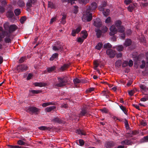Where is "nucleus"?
<instances>
[{"label": "nucleus", "instance_id": "6ab92c4d", "mask_svg": "<svg viewBox=\"0 0 148 148\" xmlns=\"http://www.w3.org/2000/svg\"><path fill=\"white\" fill-rule=\"evenodd\" d=\"M132 42V40L130 39H127L125 40V42L124 43V45L126 47L129 46L130 45Z\"/></svg>", "mask_w": 148, "mask_h": 148}, {"label": "nucleus", "instance_id": "20e7f679", "mask_svg": "<svg viewBox=\"0 0 148 148\" xmlns=\"http://www.w3.org/2000/svg\"><path fill=\"white\" fill-rule=\"evenodd\" d=\"M39 109L32 106L27 107L25 108V110L27 112L31 113L32 114H38V112L39 111Z\"/></svg>", "mask_w": 148, "mask_h": 148}, {"label": "nucleus", "instance_id": "c756f323", "mask_svg": "<svg viewBox=\"0 0 148 148\" xmlns=\"http://www.w3.org/2000/svg\"><path fill=\"white\" fill-rule=\"evenodd\" d=\"M81 33L83 35L82 37L85 39H86L88 35L87 31L86 30H83L81 31Z\"/></svg>", "mask_w": 148, "mask_h": 148}, {"label": "nucleus", "instance_id": "79ce46f5", "mask_svg": "<svg viewBox=\"0 0 148 148\" xmlns=\"http://www.w3.org/2000/svg\"><path fill=\"white\" fill-rule=\"evenodd\" d=\"M7 146L8 148H21V147L17 145H7Z\"/></svg>", "mask_w": 148, "mask_h": 148}, {"label": "nucleus", "instance_id": "a18cd8bd", "mask_svg": "<svg viewBox=\"0 0 148 148\" xmlns=\"http://www.w3.org/2000/svg\"><path fill=\"white\" fill-rule=\"evenodd\" d=\"M5 34L6 32H0V38H3L5 36Z\"/></svg>", "mask_w": 148, "mask_h": 148}, {"label": "nucleus", "instance_id": "a878e982", "mask_svg": "<svg viewBox=\"0 0 148 148\" xmlns=\"http://www.w3.org/2000/svg\"><path fill=\"white\" fill-rule=\"evenodd\" d=\"M48 7L50 8L51 9H55L56 8L55 4L50 1L48 2Z\"/></svg>", "mask_w": 148, "mask_h": 148}, {"label": "nucleus", "instance_id": "f8f14e48", "mask_svg": "<svg viewBox=\"0 0 148 148\" xmlns=\"http://www.w3.org/2000/svg\"><path fill=\"white\" fill-rule=\"evenodd\" d=\"M86 18L87 21L89 22L91 21L92 18V14L89 12H87L86 11Z\"/></svg>", "mask_w": 148, "mask_h": 148}, {"label": "nucleus", "instance_id": "680f3d73", "mask_svg": "<svg viewBox=\"0 0 148 148\" xmlns=\"http://www.w3.org/2000/svg\"><path fill=\"white\" fill-rule=\"evenodd\" d=\"M17 143L19 145H25V144H24V142L21 140H18Z\"/></svg>", "mask_w": 148, "mask_h": 148}, {"label": "nucleus", "instance_id": "de8ad7c7", "mask_svg": "<svg viewBox=\"0 0 148 148\" xmlns=\"http://www.w3.org/2000/svg\"><path fill=\"white\" fill-rule=\"evenodd\" d=\"M73 82L75 84L79 83L81 82V80L77 78H76L73 80Z\"/></svg>", "mask_w": 148, "mask_h": 148}, {"label": "nucleus", "instance_id": "052dcab7", "mask_svg": "<svg viewBox=\"0 0 148 148\" xmlns=\"http://www.w3.org/2000/svg\"><path fill=\"white\" fill-rule=\"evenodd\" d=\"M111 21V18L110 17H108L106 20L105 22L107 23H109Z\"/></svg>", "mask_w": 148, "mask_h": 148}, {"label": "nucleus", "instance_id": "9b49d317", "mask_svg": "<svg viewBox=\"0 0 148 148\" xmlns=\"http://www.w3.org/2000/svg\"><path fill=\"white\" fill-rule=\"evenodd\" d=\"M36 2V0H28L26 3V6L29 8L32 7V4H34Z\"/></svg>", "mask_w": 148, "mask_h": 148}, {"label": "nucleus", "instance_id": "5fc2aeb1", "mask_svg": "<svg viewBox=\"0 0 148 148\" xmlns=\"http://www.w3.org/2000/svg\"><path fill=\"white\" fill-rule=\"evenodd\" d=\"M141 62L142 64L140 65V67L141 69H143L145 66V61L143 60Z\"/></svg>", "mask_w": 148, "mask_h": 148}, {"label": "nucleus", "instance_id": "7ed1b4c3", "mask_svg": "<svg viewBox=\"0 0 148 148\" xmlns=\"http://www.w3.org/2000/svg\"><path fill=\"white\" fill-rule=\"evenodd\" d=\"M107 2L104 1L102 2L98 8L99 10L102 12L103 14L106 16H108L110 12L109 9L107 8Z\"/></svg>", "mask_w": 148, "mask_h": 148}, {"label": "nucleus", "instance_id": "6e6d98bb", "mask_svg": "<svg viewBox=\"0 0 148 148\" xmlns=\"http://www.w3.org/2000/svg\"><path fill=\"white\" fill-rule=\"evenodd\" d=\"M128 62L126 61H124L122 64V67H124L127 66L128 65Z\"/></svg>", "mask_w": 148, "mask_h": 148}, {"label": "nucleus", "instance_id": "f257e3e1", "mask_svg": "<svg viewBox=\"0 0 148 148\" xmlns=\"http://www.w3.org/2000/svg\"><path fill=\"white\" fill-rule=\"evenodd\" d=\"M122 22L120 20H116L114 23V25L118 29V32L121 35V37L122 39H124L125 37V28L122 25Z\"/></svg>", "mask_w": 148, "mask_h": 148}, {"label": "nucleus", "instance_id": "39448f33", "mask_svg": "<svg viewBox=\"0 0 148 148\" xmlns=\"http://www.w3.org/2000/svg\"><path fill=\"white\" fill-rule=\"evenodd\" d=\"M97 7L96 3L95 2H92L91 5L88 6L86 9L87 12H92V11L95 10Z\"/></svg>", "mask_w": 148, "mask_h": 148}, {"label": "nucleus", "instance_id": "4468645a", "mask_svg": "<svg viewBox=\"0 0 148 148\" xmlns=\"http://www.w3.org/2000/svg\"><path fill=\"white\" fill-rule=\"evenodd\" d=\"M114 146V143L112 141H108L106 142L105 146L106 148H110Z\"/></svg>", "mask_w": 148, "mask_h": 148}, {"label": "nucleus", "instance_id": "c9c22d12", "mask_svg": "<svg viewBox=\"0 0 148 148\" xmlns=\"http://www.w3.org/2000/svg\"><path fill=\"white\" fill-rule=\"evenodd\" d=\"M120 108L125 114H127V110L125 107H124L123 106H120Z\"/></svg>", "mask_w": 148, "mask_h": 148}, {"label": "nucleus", "instance_id": "4c0bfd02", "mask_svg": "<svg viewBox=\"0 0 148 148\" xmlns=\"http://www.w3.org/2000/svg\"><path fill=\"white\" fill-rule=\"evenodd\" d=\"M27 19L26 17L25 16H22L20 19V21L21 24H23L24 22Z\"/></svg>", "mask_w": 148, "mask_h": 148}, {"label": "nucleus", "instance_id": "5701e85b", "mask_svg": "<svg viewBox=\"0 0 148 148\" xmlns=\"http://www.w3.org/2000/svg\"><path fill=\"white\" fill-rule=\"evenodd\" d=\"M52 121L54 122L61 123H62V120L58 117L55 118L53 119Z\"/></svg>", "mask_w": 148, "mask_h": 148}, {"label": "nucleus", "instance_id": "423d86ee", "mask_svg": "<svg viewBox=\"0 0 148 148\" xmlns=\"http://www.w3.org/2000/svg\"><path fill=\"white\" fill-rule=\"evenodd\" d=\"M110 32L109 34L111 36H113L116 34L118 31V29H117L115 26L113 25L110 27Z\"/></svg>", "mask_w": 148, "mask_h": 148}, {"label": "nucleus", "instance_id": "c85d7f7f", "mask_svg": "<svg viewBox=\"0 0 148 148\" xmlns=\"http://www.w3.org/2000/svg\"><path fill=\"white\" fill-rule=\"evenodd\" d=\"M109 92L108 91H103L101 92V94L105 96L106 98H108L109 96L108 95Z\"/></svg>", "mask_w": 148, "mask_h": 148}, {"label": "nucleus", "instance_id": "864d4df0", "mask_svg": "<svg viewBox=\"0 0 148 148\" xmlns=\"http://www.w3.org/2000/svg\"><path fill=\"white\" fill-rule=\"evenodd\" d=\"M11 32H10L9 31L8 32H6V34L5 36H6V37H8L10 38L11 37L12 35L11 34Z\"/></svg>", "mask_w": 148, "mask_h": 148}, {"label": "nucleus", "instance_id": "72a5a7b5", "mask_svg": "<svg viewBox=\"0 0 148 148\" xmlns=\"http://www.w3.org/2000/svg\"><path fill=\"white\" fill-rule=\"evenodd\" d=\"M101 31L103 33H106L108 30V28L106 27V26H104L102 27L101 28Z\"/></svg>", "mask_w": 148, "mask_h": 148}, {"label": "nucleus", "instance_id": "ea45409f", "mask_svg": "<svg viewBox=\"0 0 148 148\" xmlns=\"http://www.w3.org/2000/svg\"><path fill=\"white\" fill-rule=\"evenodd\" d=\"M14 12L15 15L18 16L21 13V10L19 9H16L14 10Z\"/></svg>", "mask_w": 148, "mask_h": 148}, {"label": "nucleus", "instance_id": "e433bc0d", "mask_svg": "<svg viewBox=\"0 0 148 148\" xmlns=\"http://www.w3.org/2000/svg\"><path fill=\"white\" fill-rule=\"evenodd\" d=\"M18 5L20 7H22L24 6L25 3L23 1H19L18 2Z\"/></svg>", "mask_w": 148, "mask_h": 148}, {"label": "nucleus", "instance_id": "49530a36", "mask_svg": "<svg viewBox=\"0 0 148 148\" xmlns=\"http://www.w3.org/2000/svg\"><path fill=\"white\" fill-rule=\"evenodd\" d=\"M84 39H85L83 38L82 37H79L78 38L77 42L81 43H82L84 42Z\"/></svg>", "mask_w": 148, "mask_h": 148}, {"label": "nucleus", "instance_id": "0e129e2a", "mask_svg": "<svg viewBox=\"0 0 148 148\" xmlns=\"http://www.w3.org/2000/svg\"><path fill=\"white\" fill-rule=\"evenodd\" d=\"M33 76V75L32 73H29L27 77V79L29 80Z\"/></svg>", "mask_w": 148, "mask_h": 148}, {"label": "nucleus", "instance_id": "8fccbe9b", "mask_svg": "<svg viewBox=\"0 0 148 148\" xmlns=\"http://www.w3.org/2000/svg\"><path fill=\"white\" fill-rule=\"evenodd\" d=\"M26 60V57H22L19 60V63H21L23 62L25 60Z\"/></svg>", "mask_w": 148, "mask_h": 148}, {"label": "nucleus", "instance_id": "cd10ccee", "mask_svg": "<svg viewBox=\"0 0 148 148\" xmlns=\"http://www.w3.org/2000/svg\"><path fill=\"white\" fill-rule=\"evenodd\" d=\"M135 8V5L133 4H130L127 8L128 10L131 12H132Z\"/></svg>", "mask_w": 148, "mask_h": 148}, {"label": "nucleus", "instance_id": "3c124183", "mask_svg": "<svg viewBox=\"0 0 148 148\" xmlns=\"http://www.w3.org/2000/svg\"><path fill=\"white\" fill-rule=\"evenodd\" d=\"M4 41L6 43H11V40L10 38L8 37H5L4 38Z\"/></svg>", "mask_w": 148, "mask_h": 148}, {"label": "nucleus", "instance_id": "1a4fd4ad", "mask_svg": "<svg viewBox=\"0 0 148 148\" xmlns=\"http://www.w3.org/2000/svg\"><path fill=\"white\" fill-rule=\"evenodd\" d=\"M93 25L97 28L101 27L102 24L101 20L99 18H96V20L94 21Z\"/></svg>", "mask_w": 148, "mask_h": 148}, {"label": "nucleus", "instance_id": "4d7b16f0", "mask_svg": "<svg viewBox=\"0 0 148 148\" xmlns=\"http://www.w3.org/2000/svg\"><path fill=\"white\" fill-rule=\"evenodd\" d=\"M94 89V88H89L87 89L86 91V92L87 93H90L93 91Z\"/></svg>", "mask_w": 148, "mask_h": 148}, {"label": "nucleus", "instance_id": "37998d69", "mask_svg": "<svg viewBox=\"0 0 148 148\" xmlns=\"http://www.w3.org/2000/svg\"><path fill=\"white\" fill-rule=\"evenodd\" d=\"M123 46L122 45H120L117 46L116 49L119 51H123Z\"/></svg>", "mask_w": 148, "mask_h": 148}, {"label": "nucleus", "instance_id": "f3484780", "mask_svg": "<svg viewBox=\"0 0 148 148\" xmlns=\"http://www.w3.org/2000/svg\"><path fill=\"white\" fill-rule=\"evenodd\" d=\"M56 67L54 66L51 67H48L47 69V72L48 73L54 72L56 70Z\"/></svg>", "mask_w": 148, "mask_h": 148}, {"label": "nucleus", "instance_id": "e2e57ef3", "mask_svg": "<svg viewBox=\"0 0 148 148\" xmlns=\"http://www.w3.org/2000/svg\"><path fill=\"white\" fill-rule=\"evenodd\" d=\"M125 127L127 129L129 127V125L127 122V120L126 119H125Z\"/></svg>", "mask_w": 148, "mask_h": 148}, {"label": "nucleus", "instance_id": "13d9d810", "mask_svg": "<svg viewBox=\"0 0 148 148\" xmlns=\"http://www.w3.org/2000/svg\"><path fill=\"white\" fill-rule=\"evenodd\" d=\"M57 45L56 46L58 48V49L60 50V51H61L63 47L62 45H61V44H58V43L57 42Z\"/></svg>", "mask_w": 148, "mask_h": 148}, {"label": "nucleus", "instance_id": "7c9ffc66", "mask_svg": "<svg viewBox=\"0 0 148 148\" xmlns=\"http://www.w3.org/2000/svg\"><path fill=\"white\" fill-rule=\"evenodd\" d=\"M103 47V44L101 42H99L95 46V49L98 50H100Z\"/></svg>", "mask_w": 148, "mask_h": 148}, {"label": "nucleus", "instance_id": "69168bd1", "mask_svg": "<svg viewBox=\"0 0 148 148\" xmlns=\"http://www.w3.org/2000/svg\"><path fill=\"white\" fill-rule=\"evenodd\" d=\"M128 65L130 67H131L133 66V62L131 60H130L128 62Z\"/></svg>", "mask_w": 148, "mask_h": 148}, {"label": "nucleus", "instance_id": "0eeeda50", "mask_svg": "<svg viewBox=\"0 0 148 148\" xmlns=\"http://www.w3.org/2000/svg\"><path fill=\"white\" fill-rule=\"evenodd\" d=\"M28 66L24 64H20L17 66V70L19 72L27 70Z\"/></svg>", "mask_w": 148, "mask_h": 148}, {"label": "nucleus", "instance_id": "a19ab883", "mask_svg": "<svg viewBox=\"0 0 148 148\" xmlns=\"http://www.w3.org/2000/svg\"><path fill=\"white\" fill-rule=\"evenodd\" d=\"M103 47L106 49L110 48L112 47V45L110 43H108L104 45Z\"/></svg>", "mask_w": 148, "mask_h": 148}, {"label": "nucleus", "instance_id": "dca6fc26", "mask_svg": "<svg viewBox=\"0 0 148 148\" xmlns=\"http://www.w3.org/2000/svg\"><path fill=\"white\" fill-rule=\"evenodd\" d=\"M6 16L7 17L11 18L14 16L13 12L12 10H10L7 12Z\"/></svg>", "mask_w": 148, "mask_h": 148}, {"label": "nucleus", "instance_id": "f03ea898", "mask_svg": "<svg viewBox=\"0 0 148 148\" xmlns=\"http://www.w3.org/2000/svg\"><path fill=\"white\" fill-rule=\"evenodd\" d=\"M57 79L58 80V83H55L53 85V87L56 88L65 86L68 82L67 77H58Z\"/></svg>", "mask_w": 148, "mask_h": 148}, {"label": "nucleus", "instance_id": "c03bdc74", "mask_svg": "<svg viewBox=\"0 0 148 148\" xmlns=\"http://www.w3.org/2000/svg\"><path fill=\"white\" fill-rule=\"evenodd\" d=\"M3 26L5 30H9L10 26L9 24L8 23H5L3 25Z\"/></svg>", "mask_w": 148, "mask_h": 148}, {"label": "nucleus", "instance_id": "412c9836", "mask_svg": "<svg viewBox=\"0 0 148 148\" xmlns=\"http://www.w3.org/2000/svg\"><path fill=\"white\" fill-rule=\"evenodd\" d=\"M95 32H96V34L97 38H99L101 37L102 32L99 29H96Z\"/></svg>", "mask_w": 148, "mask_h": 148}, {"label": "nucleus", "instance_id": "393cba45", "mask_svg": "<svg viewBox=\"0 0 148 148\" xmlns=\"http://www.w3.org/2000/svg\"><path fill=\"white\" fill-rule=\"evenodd\" d=\"M131 141L130 140H128L127 139L125 140H123L121 142V143L123 145H130L131 144Z\"/></svg>", "mask_w": 148, "mask_h": 148}, {"label": "nucleus", "instance_id": "603ef678", "mask_svg": "<svg viewBox=\"0 0 148 148\" xmlns=\"http://www.w3.org/2000/svg\"><path fill=\"white\" fill-rule=\"evenodd\" d=\"M90 0H80L79 1L82 3L86 4L89 2Z\"/></svg>", "mask_w": 148, "mask_h": 148}, {"label": "nucleus", "instance_id": "bb28decb", "mask_svg": "<svg viewBox=\"0 0 148 148\" xmlns=\"http://www.w3.org/2000/svg\"><path fill=\"white\" fill-rule=\"evenodd\" d=\"M122 64V61L119 60H118L116 61L115 63V66L116 67L119 68Z\"/></svg>", "mask_w": 148, "mask_h": 148}, {"label": "nucleus", "instance_id": "f704fd0d", "mask_svg": "<svg viewBox=\"0 0 148 148\" xmlns=\"http://www.w3.org/2000/svg\"><path fill=\"white\" fill-rule=\"evenodd\" d=\"M141 142L144 143L148 142V135L144 136L143 138L141 139L140 140Z\"/></svg>", "mask_w": 148, "mask_h": 148}, {"label": "nucleus", "instance_id": "473e14b6", "mask_svg": "<svg viewBox=\"0 0 148 148\" xmlns=\"http://www.w3.org/2000/svg\"><path fill=\"white\" fill-rule=\"evenodd\" d=\"M39 129L41 130H49V127H47L45 126H41L38 127Z\"/></svg>", "mask_w": 148, "mask_h": 148}, {"label": "nucleus", "instance_id": "338daca9", "mask_svg": "<svg viewBox=\"0 0 148 148\" xmlns=\"http://www.w3.org/2000/svg\"><path fill=\"white\" fill-rule=\"evenodd\" d=\"M101 110L103 113H107L108 112V111L107 109L106 108H104L103 109H101Z\"/></svg>", "mask_w": 148, "mask_h": 148}, {"label": "nucleus", "instance_id": "09e8293b", "mask_svg": "<svg viewBox=\"0 0 148 148\" xmlns=\"http://www.w3.org/2000/svg\"><path fill=\"white\" fill-rule=\"evenodd\" d=\"M140 88L144 91H146L147 90L146 86L143 84H140Z\"/></svg>", "mask_w": 148, "mask_h": 148}, {"label": "nucleus", "instance_id": "2eb2a0df", "mask_svg": "<svg viewBox=\"0 0 148 148\" xmlns=\"http://www.w3.org/2000/svg\"><path fill=\"white\" fill-rule=\"evenodd\" d=\"M35 86H39L42 87L47 86V84L46 83L44 82H35L33 84Z\"/></svg>", "mask_w": 148, "mask_h": 148}, {"label": "nucleus", "instance_id": "58836bf2", "mask_svg": "<svg viewBox=\"0 0 148 148\" xmlns=\"http://www.w3.org/2000/svg\"><path fill=\"white\" fill-rule=\"evenodd\" d=\"M138 132L137 131H132L131 133L128 134V136L131 137L132 135H136L138 134Z\"/></svg>", "mask_w": 148, "mask_h": 148}, {"label": "nucleus", "instance_id": "6e6552de", "mask_svg": "<svg viewBox=\"0 0 148 148\" xmlns=\"http://www.w3.org/2000/svg\"><path fill=\"white\" fill-rule=\"evenodd\" d=\"M106 54L110 58H112L115 56L116 53V51L111 49H108L106 51Z\"/></svg>", "mask_w": 148, "mask_h": 148}, {"label": "nucleus", "instance_id": "9d476101", "mask_svg": "<svg viewBox=\"0 0 148 148\" xmlns=\"http://www.w3.org/2000/svg\"><path fill=\"white\" fill-rule=\"evenodd\" d=\"M82 27L81 26H79L76 29H73L72 30L71 35L72 36H75L76 33H79L81 30Z\"/></svg>", "mask_w": 148, "mask_h": 148}, {"label": "nucleus", "instance_id": "4be33fe9", "mask_svg": "<svg viewBox=\"0 0 148 148\" xmlns=\"http://www.w3.org/2000/svg\"><path fill=\"white\" fill-rule=\"evenodd\" d=\"M88 114V111L84 109H82L80 113V116H86Z\"/></svg>", "mask_w": 148, "mask_h": 148}, {"label": "nucleus", "instance_id": "b1692460", "mask_svg": "<svg viewBox=\"0 0 148 148\" xmlns=\"http://www.w3.org/2000/svg\"><path fill=\"white\" fill-rule=\"evenodd\" d=\"M56 108V107L54 106L47 107L45 109L46 111L49 112Z\"/></svg>", "mask_w": 148, "mask_h": 148}, {"label": "nucleus", "instance_id": "bf43d9fd", "mask_svg": "<svg viewBox=\"0 0 148 148\" xmlns=\"http://www.w3.org/2000/svg\"><path fill=\"white\" fill-rule=\"evenodd\" d=\"M134 93V90H131L128 91L129 94L131 96H133Z\"/></svg>", "mask_w": 148, "mask_h": 148}, {"label": "nucleus", "instance_id": "774afa93", "mask_svg": "<svg viewBox=\"0 0 148 148\" xmlns=\"http://www.w3.org/2000/svg\"><path fill=\"white\" fill-rule=\"evenodd\" d=\"M67 65L66 64H64L63 66L61 67V69L62 71L65 70L66 68L67 67Z\"/></svg>", "mask_w": 148, "mask_h": 148}, {"label": "nucleus", "instance_id": "aec40b11", "mask_svg": "<svg viewBox=\"0 0 148 148\" xmlns=\"http://www.w3.org/2000/svg\"><path fill=\"white\" fill-rule=\"evenodd\" d=\"M58 54L57 53H54L53 54L51 57L50 58L49 60L50 61H53V60H56L58 59Z\"/></svg>", "mask_w": 148, "mask_h": 148}, {"label": "nucleus", "instance_id": "2f4dec72", "mask_svg": "<svg viewBox=\"0 0 148 148\" xmlns=\"http://www.w3.org/2000/svg\"><path fill=\"white\" fill-rule=\"evenodd\" d=\"M76 133H77L79 134L85 135H86L85 133L83 130L80 129H77L76 130Z\"/></svg>", "mask_w": 148, "mask_h": 148}, {"label": "nucleus", "instance_id": "ddd939ff", "mask_svg": "<svg viewBox=\"0 0 148 148\" xmlns=\"http://www.w3.org/2000/svg\"><path fill=\"white\" fill-rule=\"evenodd\" d=\"M29 95L30 96H34L35 94H38L42 92V91L41 90H29Z\"/></svg>", "mask_w": 148, "mask_h": 148}, {"label": "nucleus", "instance_id": "a211bd4d", "mask_svg": "<svg viewBox=\"0 0 148 148\" xmlns=\"http://www.w3.org/2000/svg\"><path fill=\"white\" fill-rule=\"evenodd\" d=\"M17 26L15 25H12L10 26L9 30L10 32H12L15 31L17 29Z\"/></svg>", "mask_w": 148, "mask_h": 148}]
</instances>
